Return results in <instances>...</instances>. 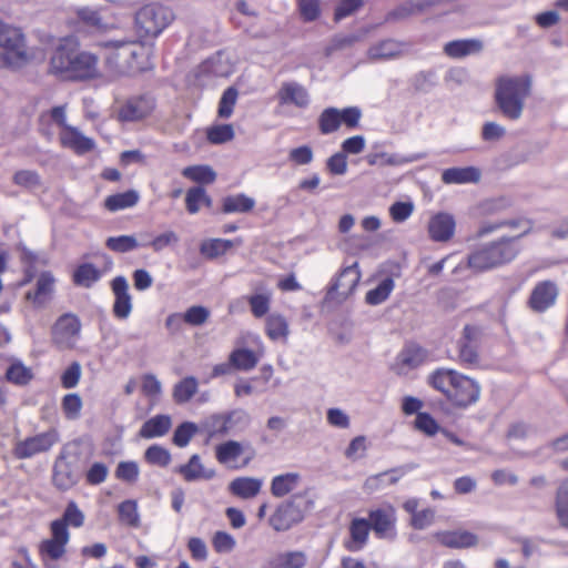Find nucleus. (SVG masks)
<instances>
[{"mask_svg":"<svg viewBox=\"0 0 568 568\" xmlns=\"http://www.w3.org/2000/svg\"><path fill=\"white\" fill-rule=\"evenodd\" d=\"M120 521L124 525L136 527L140 523L138 504L134 500H124L118 507Z\"/></svg>","mask_w":568,"mask_h":568,"instance_id":"nucleus-52","label":"nucleus"},{"mask_svg":"<svg viewBox=\"0 0 568 568\" xmlns=\"http://www.w3.org/2000/svg\"><path fill=\"white\" fill-rule=\"evenodd\" d=\"M84 514L79 508L77 503L69 501L61 518L54 519V521L62 523L67 528L69 526L80 528L84 524Z\"/></svg>","mask_w":568,"mask_h":568,"instance_id":"nucleus-47","label":"nucleus"},{"mask_svg":"<svg viewBox=\"0 0 568 568\" xmlns=\"http://www.w3.org/2000/svg\"><path fill=\"white\" fill-rule=\"evenodd\" d=\"M182 175L193 182L211 184L216 179L215 171L209 165H191L182 171Z\"/></svg>","mask_w":568,"mask_h":568,"instance_id":"nucleus-41","label":"nucleus"},{"mask_svg":"<svg viewBox=\"0 0 568 568\" xmlns=\"http://www.w3.org/2000/svg\"><path fill=\"white\" fill-rule=\"evenodd\" d=\"M415 427L428 436H434L440 430L437 422L428 413L416 415Z\"/></svg>","mask_w":568,"mask_h":568,"instance_id":"nucleus-61","label":"nucleus"},{"mask_svg":"<svg viewBox=\"0 0 568 568\" xmlns=\"http://www.w3.org/2000/svg\"><path fill=\"white\" fill-rule=\"evenodd\" d=\"M79 476L77 458H70L62 450L53 466V484L61 490H68L78 483Z\"/></svg>","mask_w":568,"mask_h":568,"instance_id":"nucleus-12","label":"nucleus"},{"mask_svg":"<svg viewBox=\"0 0 568 568\" xmlns=\"http://www.w3.org/2000/svg\"><path fill=\"white\" fill-rule=\"evenodd\" d=\"M271 301L272 293L270 291L256 292L247 298L251 312L256 318H261L268 313Z\"/></svg>","mask_w":568,"mask_h":568,"instance_id":"nucleus-42","label":"nucleus"},{"mask_svg":"<svg viewBox=\"0 0 568 568\" xmlns=\"http://www.w3.org/2000/svg\"><path fill=\"white\" fill-rule=\"evenodd\" d=\"M50 535L39 545V555L44 568H57V561L67 554L71 534L62 523H50Z\"/></svg>","mask_w":568,"mask_h":568,"instance_id":"nucleus-9","label":"nucleus"},{"mask_svg":"<svg viewBox=\"0 0 568 568\" xmlns=\"http://www.w3.org/2000/svg\"><path fill=\"white\" fill-rule=\"evenodd\" d=\"M0 47L6 50L0 53V68L18 69L30 62L42 61L44 53L40 48H27L22 31L0 20Z\"/></svg>","mask_w":568,"mask_h":568,"instance_id":"nucleus-5","label":"nucleus"},{"mask_svg":"<svg viewBox=\"0 0 568 568\" xmlns=\"http://www.w3.org/2000/svg\"><path fill=\"white\" fill-rule=\"evenodd\" d=\"M172 9L161 4H146L135 13V28L140 36L156 38L174 20Z\"/></svg>","mask_w":568,"mask_h":568,"instance_id":"nucleus-7","label":"nucleus"},{"mask_svg":"<svg viewBox=\"0 0 568 568\" xmlns=\"http://www.w3.org/2000/svg\"><path fill=\"white\" fill-rule=\"evenodd\" d=\"M234 138V130L231 124H220L207 130V140L213 144H222Z\"/></svg>","mask_w":568,"mask_h":568,"instance_id":"nucleus-56","label":"nucleus"},{"mask_svg":"<svg viewBox=\"0 0 568 568\" xmlns=\"http://www.w3.org/2000/svg\"><path fill=\"white\" fill-rule=\"evenodd\" d=\"M49 72L64 80H91L100 77L99 57L82 50L77 40L62 39L52 50Z\"/></svg>","mask_w":568,"mask_h":568,"instance_id":"nucleus-1","label":"nucleus"},{"mask_svg":"<svg viewBox=\"0 0 568 568\" xmlns=\"http://www.w3.org/2000/svg\"><path fill=\"white\" fill-rule=\"evenodd\" d=\"M59 439V433L55 429H49L48 432L37 434L36 436L28 437L17 443L14 455L20 459L30 458L37 454L49 450Z\"/></svg>","mask_w":568,"mask_h":568,"instance_id":"nucleus-11","label":"nucleus"},{"mask_svg":"<svg viewBox=\"0 0 568 568\" xmlns=\"http://www.w3.org/2000/svg\"><path fill=\"white\" fill-rule=\"evenodd\" d=\"M308 557L302 550L283 551L268 561V568H303Z\"/></svg>","mask_w":568,"mask_h":568,"instance_id":"nucleus-30","label":"nucleus"},{"mask_svg":"<svg viewBox=\"0 0 568 568\" xmlns=\"http://www.w3.org/2000/svg\"><path fill=\"white\" fill-rule=\"evenodd\" d=\"M233 246V242L223 239H212L204 241L200 246V252L207 258H215L225 254Z\"/></svg>","mask_w":568,"mask_h":568,"instance_id":"nucleus-44","label":"nucleus"},{"mask_svg":"<svg viewBox=\"0 0 568 568\" xmlns=\"http://www.w3.org/2000/svg\"><path fill=\"white\" fill-rule=\"evenodd\" d=\"M101 277V272L92 264L84 263L73 273V281L77 285L90 287Z\"/></svg>","mask_w":568,"mask_h":568,"instance_id":"nucleus-43","label":"nucleus"},{"mask_svg":"<svg viewBox=\"0 0 568 568\" xmlns=\"http://www.w3.org/2000/svg\"><path fill=\"white\" fill-rule=\"evenodd\" d=\"M484 44L479 39H460L447 42L444 52L453 59H463L483 51Z\"/></svg>","mask_w":568,"mask_h":568,"instance_id":"nucleus-25","label":"nucleus"},{"mask_svg":"<svg viewBox=\"0 0 568 568\" xmlns=\"http://www.w3.org/2000/svg\"><path fill=\"white\" fill-rule=\"evenodd\" d=\"M341 124L339 110L336 108H327L320 115L318 125L323 134L337 131Z\"/></svg>","mask_w":568,"mask_h":568,"instance_id":"nucleus-46","label":"nucleus"},{"mask_svg":"<svg viewBox=\"0 0 568 568\" xmlns=\"http://www.w3.org/2000/svg\"><path fill=\"white\" fill-rule=\"evenodd\" d=\"M171 426L172 419L169 415H156L142 425L140 436L143 438L162 437L170 430Z\"/></svg>","mask_w":568,"mask_h":568,"instance_id":"nucleus-33","label":"nucleus"},{"mask_svg":"<svg viewBox=\"0 0 568 568\" xmlns=\"http://www.w3.org/2000/svg\"><path fill=\"white\" fill-rule=\"evenodd\" d=\"M59 140L62 146L72 150L77 154H84L95 148V143L91 138L85 136L75 126H65L60 130Z\"/></svg>","mask_w":568,"mask_h":568,"instance_id":"nucleus-19","label":"nucleus"},{"mask_svg":"<svg viewBox=\"0 0 568 568\" xmlns=\"http://www.w3.org/2000/svg\"><path fill=\"white\" fill-rule=\"evenodd\" d=\"M368 523L378 538L394 539L396 537V511L392 506L371 510Z\"/></svg>","mask_w":568,"mask_h":568,"instance_id":"nucleus-13","label":"nucleus"},{"mask_svg":"<svg viewBox=\"0 0 568 568\" xmlns=\"http://www.w3.org/2000/svg\"><path fill=\"white\" fill-rule=\"evenodd\" d=\"M556 510L561 525L568 527V480H564L557 490Z\"/></svg>","mask_w":568,"mask_h":568,"instance_id":"nucleus-54","label":"nucleus"},{"mask_svg":"<svg viewBox=\"0 0 568 568\" xmlns=\"http://www.w3.org/2000/svg\"><path fill=\"white\" fill-rule=\"evenodd\" d=\"M237 97H239V92L233 87L227 88L223 92L220 103H219V110H217L220 118L229 119L232 115L233 109L237 101Z\"/></svg>","mask_w":568,"mask_h":568,"instance_id":"nucleus-55","label":"nucleus"},{"mask_svg":"<svg viewBox=\"0 0 568 568\" xmlns=\"http://www.w3.org/2000/svg\"><path fill=\"white\" fill-rule=\"evenodd\" d=\"M139 199V193L136 191L130 190L123 193L108 196L104 201V205L109 211L115 212L134 206Z\"/></svg>","mask_w":568,"mask_h":568,"instance_id":"nucleus-38","label":"nucleus"},{"mask_svg":"<svg viewBox=\"0 0 568 568\" xmlns=\"http://www.w3.org/2000/svg\"><path fill=\"white\" fill-rule=\"evenodd\" d=\"M139 474V466L134 462H121L115 469V477L129 484L135 483Z\"/></svg>","mask_w":568,"mask_h":568,"instance_id":"nucleus-60","label":"nucleus"},{"mask_svg":"<svg viewBox=\"0 0 568 568\" xmlns=\"http://www.w3.org/2000/svg\"><path fill=\"white\" fill-rule=\"evenodd\" d=\"M114 51L106 63L119 73H136L152 68V47L141 42L115 41L109 43Z\"/></svg>","mask_w":568,"mask_h":568,"instance_id":"nucleus-6","label":"nucleus"},{"mask_svg":"<svg viewBox=\"0 0 568 568\" xmlns=\"http://www.w3.org/2000/svg\"><path fill=\"white\" fill-rule=\"evenodd\" d=\"M250 415L244 409H234L226 414H215L203 422V429L210 437L223 436L250 424Z\"/></svg>","mask_w":568,"mask_h":568,"instance_id":"nucleus-10","label":"nucleus"},{"mask_svg":"<svg viewBox=\"0 0 568 568\" xmlns=\"http://www.w3.org/2000/svg\"><path fill=\"white\" fill-rule=\"evenodd\" d=\"M199 382L193 376H187L173 387L172 397L176 404H185L197 393Z\"/></svg>","mask_w":568,"mask_h":568,"instance_id":"nucleus-37","label":"nucleus"},{"mask_svg":"<svg viewBox=\"0 0 568 568\" xmlns=\"http://www.w3.org/2000/svg\"><path fill=\"white\" fill-rule=\"evenodd\" d=\"M276 98L280 105H294L298 109H306L311 103L307 89L296 81L283 82Z\"/></svg>","mask_w":568,"mask_h":568,"instance_id":"nucleus-15","label":"nucleus"},{"mask_svg":"<svg viewBox=\"0 0 568 568\" xmlns=\"http://www.w3.org/2000/svg\"><path fill=\"white\" fill-rule=\"evenodd\" d=\"M80 321L71 314L62 315L53 327V338L62 347H72L79 337Z\"/></svg>","mask_w":568,"mask_h":568,"instance_id":"nucleus-16","label":"nucleus"},{"mask_svg":"<svg viewBox=\"0 0 568 568\" xmlns=\"http://www.w3.org/2000/svg\"><path fill=\"white\" fill-rule=\"evenodd\" d=\"M426 357L427 352L423 347L409 344L397 355L393 368L397 374L405 375L422 365Z\"/></svg>","mask_w":568,"mask_h":568,"instance_id":"nucleus-18","label":"nucleus"},{"mask_svg":"<svg viewBox=\"0 0 568 568\" xmlns=\"http://www.w3.org/2000/svg\"><path fill=\"white\" fill-rule=\"evenodd\" d=\"M480 176V170L475 166L449 168L443 171L442 181L445 184L477 183Z\"/></svg>","mask_w":568,"mask_h":568,"instance_id":"nucleus-27","label":"nucleus"},{"mask_svg":"<svg viewBox=\"0 0 568 568\" xmlns=\"http://www.w3.org/2000/svg\"><path fill=\"white\" fill-rule=\"evenodd\" d=\"M255 206V200L244 193L229 195L222 201V211L227 214L247 213Z\"/></svg>","mask_w":568,"mask_h":568,"instance_id":"nucleus-35","label":"nucleus"},{"mask_svg":"<svg viewBox=\"0 0 568 568\" xmlns=\"http://www.w3.org/2000/svg\"><path fill=\"white\" fill-rule=\"evenodd\" d=\"M263 480L255 477H237L229 484V491L242 499H251L258 495Z\"/></svg>","mask_w":568,"mask_h":568,"instance_id":"nucleus-29","label":"nucleus"},{"mask_svg":"<svg viewBox=\"0 0 568 568\" xmlns=\"http://www.w3.org/2000/svg\"><path fill=\"white\" fill-rule=\"evenodd\" d=\"M532 78L529 74H505L495 83L494 99L500 113L508 120L521 118L525 102L531 94Z\"/></svg>","mask_w":568,"mask_h":568,"instance_id":"nucleus-3","label":"nucleus"},{"mask_svg":"<svg viewBox=\"0 0 568 568\" xmlns=\"http://www.w3.org/2000/svg\"><path fill=\"white\" fill-rule=\"evenodd\" d=\"M154 100L142 95L129 99L119 110L121 121H139L149 116L154 110Z\"/></svg>","mask_w":568,"mask_h":568,"instance_id":"nucleus-17","label":"nucleus"},{"mask_svg":"<svg viewBox=\"0 0 568 568\" xmlns=\"http://www.w3.org/2000/svg\"><path fill=\"white\" fill-rule=\"evenodd\" d=\"M367 450L366 437L356 436L353 438L345 450V456L348 459L357 460L363 458Z\"/></svg>","mask_w":568,"mask_h":568,"instance_id":"nucleus-64","label":"nucleus"},{"mask_svg":"<svg viewBox=\"0 0 568 568\" xmlns=\"http://www.w3.org/2000/svg\"><path fill=\"white\" fill-rule=\"evenodd\" d=\"M55 280L50 272H42L37 277L34 291L26 293V300L37 307L44 306L51 298Z\"/></svg>","mask_w":568,"mask_h":568,"instance_id":"nucleus-22","label":"nucleus"},{"mask_svg":"<svg viewBox=\"0 0 568 568\" xmlns=\"http://www.w3.org/2000/svg\"><path fill=\"white\" fill-rule=\"evenodd\" d=\"M366 162L374 165H403L409 162H413L414 158H406L399 154H392L387 152H371L365 156Z\"/></svg>","mask_w":568,"mask_h":568,"instance_id":"nucleus-40","label":"nucleus"},{"mask_svg":"<svg viewBox=\"0 0 568 568\" xmlns=\"http://www.w3.org/2000/svg\"><path fill=\"white\" fill-rule=\"evenodd\" d=\"M212 545L216 552L229 554L235 546V538L226 531H216L212 537Z\"/></svg>","mask_w":568,"mask_h":568,"instance_id":"nucleus-57","label":"nucleus"},{"mask_svg":"<svg viewBox=\"0 0 568 568\" xmlns=\"http://www.w3.org/2000/svg\"><path fill=\"white\" fill-rule=\"evenodd\" d=\"M6 377L16 385H26L32 379L33 374L32 371L21 362H14L7 369Z\"/></svg>","mask_w":568,"mask_h":568,"instance_id":"nucleus-51","label":"nucleus"},{"mask_svg":"<svg viewBox=\"0 0 568 568\" xmlns=\"http://www.w3.org/2000/svg\"><path fill=\"white\" fill-rule=\"evenodd\" d=\"M314 501L305 494H296L281 505L270 517L268 523L276 531L288 530L294 525L301 523L307 511L313 509Z\"/></svg>","mask_w":568,"mask_h":568,"instance_id":"nucleus-8","label":"nucleus"},{"mask_svg":"<svg viewBox=\"0 0 568 568\" xmlns=\"http://www.w3.org/2000/svg\"><path fill=\"white\" fill-rule=\"evenodd\" d=\"M210 316V311L204 306H192L183 314V321L190 325L199 326L204 324Z\"/></svg>","mask_w":568,"mask_h":568,"instance_id":"nucleus-62","label":"nucleus"},{"mask_svg":"<svg viewBox=\"0 0 568 568\" xmlns=\"http://www.w3.org/2000/svg\"><path fill=\"white\" fill-rule=\"evenodd\" d=\"M81 365L73 362L61 375V384L64 388H74L81 378Z\"/></svg>","mask_w":568,"mask_h":568,"instance_id":"nucleus-63","label":"nucleus"},{"mask_svg":"<svg viewBox=\"0 0 568 568\" xmlns=\"http://www.w3.org/2000/svg\"><path fill=\"white\" fill-rule=\"evenodd\" d=\"M361 280V272L357 263L345 267L337 276L331 290L335 291L338 295L348 296L353 293Z\"/></svg>","mask_w":568,"mask_h":568,"instance_id":"nucleus-26","label":"nucleus"},{"mask_svg":"<svg viewBox=\"0 0 568 568\" xmlns=\"http://www.w3.org/2000/svg\"><path fill=\"white\" fill-rule=\"evenodd\" d=\"M371 525L367 519L355 518L349 526V539L345 542L349 551H359L367 542Z\"/></svg>","mask_w":568,"mask_h":568,"instance_id":"nucleus-28","label":"nucleus"},{"mask_svg":"<svg viewBox=\"0 0 568 568\" xmlns=\"http://www.w3.org/2000/svg\"><path fill=\"white\" fill-rule=\"evenodd\" d=\"M518 241L519 236H501L483 244L468 255L471 272L483 273L510 263L521 251Z\"/></svg>","mask_w":568,"mask_h":568,"instance_id":"nucleus-4","label":"nucleus"},{"mask_svg":"<svg viewBox=\"0 0 568 568\" xmlns=\"http://www.w3.org/2000/svg\"><path fill=\"white\" fill-rule=\"evenodd\" d=\"M186 210L191 214H195L200 211L201 204L206 206L211 205V199L207 196L203 187H192L186 192L185 197Z\"/></svg>","mask_w":568,"mask_h":568,"instance_id":"nucleus-50","label":"nucleus"},{"mask_svg":"<svg viewBox=\"0 0 568 568\" xmlns=\"http://www.w3.org/2000/svg\"><path fill=\"white\" fill-rule=\"evenodd\" d=\"M197 426L194 423H182L174 432L173 443L179 447H185L196 434Z\"/></svg>","mask_w":568,"mask_h":568,"instance_id":"nucleus-58","label":"nucleus"},{"mask_svg":"<svg viewBox=\"0 0 568 568\" xmlns=\"http://www.w3.org/2000/svg\"><path fill=\"white\" fill-rule=\"evenodd\" d=\"M434 537L443 546L456 549L470 548L478 544V537L475 534L463 529L438 531Z\"/></svg>","mask_w":568,"mask_h":568,"instance_id":"nucleus-23","label":"nucleus"},{"mask_svg":"<svg viewBox=\"0 0 568 568\" xmlns=\"http://www.w3.org/2000/svg\"><path fill=\"white\" fill-rule=\"evenodd\" d=\"M12 181L16 185L29 191L39 189L42 185L41 176L34 170H19L13 174Z\"/></svg>","mask_w":568,"mask_h":568,"instance_id":"nucleus-49","label":"nucleus"},{"mask_svg":"<svg viewBox=\"0 0 568 568\" xmlns=\"http://www.w3.org/2000/svg\"><path fill=\"white\" fill-rule=\"evenodd\" d=\"M176 471L181 474L186 481L211 479L214 476V470L204 468L199 455L191 456L187 464L179 466Z\"/></svg>","mask_w":568,"mask_h":568,"instance_id":"nucleus-31","label":"nucleus"},{"mask_svg":"<svg viewBox=\"0 0 568 568\" xmlns=\"http://www.w3.org/2000/svg\"><path fill=\"white\" fill-rule=\"evenodd\" d=\"M394 286L393 278H384L375 288L366 293V302L371 305H378L385 302L394 290Z\"/></svg>","mask_w":568,"mask_h":568,"instance_id":"nucleus-45","label":"nucleus"},{"mask_svg":"<svg viewBox=\"0 0 568 568\" xmlns=\"http://www.w3.org/2000/svg\"><path fill=\"white\" fill-rule=\"evenodd\" d=\"M456 220L453 214L438 212L430 216L427 223V232L434 242L445 243L455 235Z\"/></svg>","mask_w":568,"mask_h":568,"instance_id":"nucleus-14","label":"nucleus"},{"mask_svg":"<svg viewBox=\"0 0 568 568\" xmlns=\"http://www.w3.org/2000/svg\"><path fill=\"white\" fill-rule=\"evenodd\" d=\"M83 403L79 394L70 393L63 396L61 409L64 417L69 420H75L81 415Z\"/></svg>","mask_w":568,"mask_h":568,"instance_id":"nucleus-48","label":"nucleus"},{"mask_svg":"<svg viewBox=\"0 0 568 568\" xmlns=\"http://www.w3.org/2000/svg\"><path fill=\"white\" fill-rule=\"evenodd\" d=\"M428 384L440 392L457 408H467L479 400V383L455 369L438 368L427 378Z\"/></svg>","mask_w":568,"mask_h":568,"instance_id":"nucleus-2","label":"nucleus"},{"mask_svg":"<svg viewBox=\"0 0 568 568\" xmlns=\"http://www.w3.org/2000/svg\"><path fill=\"white\" fill-rule=\"evenodd\" d=\"M557 295L556 284L550 281H544L534 287L528 304L535 312H544L555 304Z\"/></svg>","mask_w":568,"mask_h":568,"instance_id":"nucleus-20","label":"nucleus"},{"mask_svg":"<svg viewBox=\"0 0 568 568\" xmlns=\"http://www.w3.org/2000/svg\"><path fill=\"white\" fill-rule=\"evenodd\" d=\"M244 452L245 447L241 443L229 440L216 446L215 456L221 464L235 467L236 460Z\"/></svg>","mask_w":568,"mask_h":568,"instance_id":"nucleus-34","label":"nucleus"},{"mask_svg":"<svg viewBox=\"0 0 568 568\" xmlns=\"http://www.w3.org/2000/svg\"><path fill=\"white\" fill-rule=\"evenodd\" d=\"M265 333L270 339L285 343L290 334L286 318L277 313L268 315L265 321Z\"/></svg>","mask_w":568,"mask_h":568,"instance_id":"nucleus-32","label":"nucleus"},{"mask_svg":"<svg viewBox=\"0 0 568 568\" xmlns=\"http://www.w3.org/2000/svg\"><path fill=\"white\" fill-rule=\"evenodd\" d=\"M112 291L115 297L113 304L114 316L120 320L129 317L132 311V300L129 294V284L124 276H116L112 281Z\"/></svg>","mask_w":568,"mask_h":568,"instance_id":"nucleus-21","label":"nucleus"},{"mask_svg":"<svg viewBox=\"0 0 568 568\" xmlns=\"http://www.w3.org/2000/svg\"><path fill=\"white\" fill-rule=\"evenodd\" d=\"M145 459L150 464L165 467L171 462V454L162 446L152 445L145 452Z\"/></svg>","mask_w":568,"mask_h":568,"instance_id":"nucleus-59","label":"nucleus"},{"mask_svg":"<svg viewBox=\"0 0 568 568\" xmlns=\"http://www.w3.org/2000/svg\"><path fill=\"white\" fill-rule=\"evenodd\" d=\"M405 45L398 41L388 39L371 45L367 50V59L371 62L395 59L403 54Z\"/></svg>","mask_w":568,"mask_h":568,"instance_id":"nucleus-24","label":"nucleus"},{"mask_svg":"<svg viewBox=\"0 0 568 568\" xmlns=\"http://www.w3.org/2000/svg\"><path fill=\"white\" fill-rule=\"evenodd\" d=\"M301 476L297 473H286L275 476L271 483L272 495L280 498L293 491L300 484Z\"/></svg>","mask_w":568,"mask_h":568,"instance_id":"nucleus-36","label":"nucleus"},{"mask_svg":"<svg viewBox=\"0 0 568 568\" xmlns=\"http://www.w3.org/2000/svg\"><path fill=\"white\" fill-rule=\"evenodd\" d=\"M105 245L110 250L119 253L130 252L140 246V244L133 235H120L109 237L105 242Z\"/></svg>","mask_w":568,"mask_h":568,"instance_id":"nucleus-53","label":"nucleus"},{"mask_svg":"<svg viewBox=\"0 0 568 568\" xmlns=\"http://www.w3.org/2000/svg\"><path fill=\"white\" fill-rule=\"evenodd\" d=\"M230 361L237 371H251L258 363V356L251 349L237 348L230 354Z\"/></svg>","mask_w":568,"mask_h":568,"instance_id":"nucleus-39","label":"nucleus"}]
</instances>
